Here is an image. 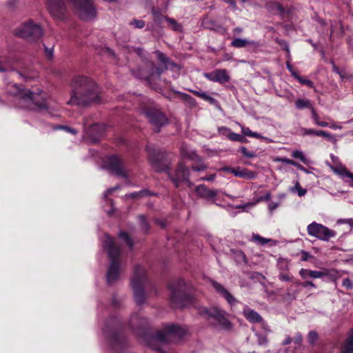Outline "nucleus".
Listing matches in <instances>:
<instances>
[{
    "label": "nucleus",
    "instance_id": "bb28decb",
    "mask_svg": "<svg viewBox=\"0 0 353 353\" xmlns=\"http://www.w3.org/2000/svg\"><path fill=\"white\" fill-rule=\"evenodd\" d=\"M165 21L168 22L169 27L174 31L181 32L183 30L182 26L179 24L175 19L165 17Z\"/></svg>",
    "mask_w": 353,
    "mask_h": 353
},
{
    "label": "nucleus",
    "instance_id": "603ef678",
    "mask_svg": "<svg viewBox=\"0 0 353 353\" xmlns=\"http://www.w3.org/2000/svg\"><path fill=\"white\" fill-rule=\"evenodd\" d=\"M293 277L288 274L281 273L279 274V279L282 281H291Z\"/></svg>",
    "mask_w": 353,
    "mask_h": 353
},
{
    "label": "nucleus",
    "instance_id": "2f4dec72",
    "mask_svg": "<svg viewBox=\"0 0 353 353\" xmlns=\"http://www.w3.org/2000/svg\"><path fill=\"white\" fill-rule=\"evenodd\" d=\"M292 157L295 159H300L303 163H304L305 164L307 163V162H308L307 159L305 157V156L304 155V154L302 151H300V150L293 151L292 153Z\"/></svg>",
    "mask_w": 353,
    "mask_h": 353
},
{
    "label": "nucleus",
    "instance_id": "20e7f679",
    "mask_svg": "<svg viewBox=\"0 0 353 353\" xmlns=\"http://www.w3.org/2000/svg\"><path fill=\"white\" fill-rule=\"evenodd\" d=\"M186 333V330L174 324H169L165 325L161 330L157 332L155 336L149 343V345L154 350L162 353L161 347H159L154 345L158 343L161 345L176 343L179 339L182 338Z\"/></svg>",
    "mask_w": 353,
    "mask_h": 353
},
{
    "label": "nucleus",
    "instance_id": "412c9836",
    "mask_svg": "<svg viewBox=\"0 0 353 353\" xmlns=\"http://www.w3.org/2000/svg\"><path fill=\"white\" fill-rule=\"evenodd\" d=\"M341 353H353V327L347 333V338L341 345Z\"/></svg>",
    "mask_w": 353,
    "mask_h": 353
},
{
    "label": "nucleus",
    "instance_id": "e2e57ef3",
    "mask_svg": "<svg viewBox=\"0 0 353 353\" xmlns=\"http://www.w3.org/2000/svg\"><path fill=\"white\" fill-rule=\"evenodd\" d=\"M278 203H274V202H271L269 205H268V208H269V210L270 212H272L273 210H274L277 207H278Z\"/></svg>",
    "mask_w": 353,
    "mask_h": 353
},
{
    "label": "nucleus",
    "instance_id": "f03ea898",
    "mask_svg": "<svg viewBox=\"0 0 353 353\" xmlns=\"http://www.w3.org/2000/svg\"><path fill=\"white\" fill-rule=\"evenodd\" d=\"M72 93L68 103L86 105L101 102V97L98 85L87 77L78 76L72 81Z\"/></svg>",
    "mask_w": 353,
    "mask_h": 353
},
{
    "label": "nucleus",
    "instance_id": "7ed1b4c3",
    "mask_svg": "<svg viewBox=\"0 0 353 353\" xmlns=\"http://www.w3.org/2000/svg\"><path fill=\"white\" fill-rule=\"evenodd\" d=\"M103 247L107 250L110 264L109 265L106 278L109 285L114 283L119 279L121 262L119 260L120 248L115 244L112 238L107 234L103 241Z\"/></svg>",
    "mask_w": 353,
    "mask_h": 353
},
{
    "label": "nucleus",
    "instance_id": "4be33fe9",
    "mask_svg": "<svg viewBox=\"0 0 353 353\" xmlns=\"http://www.w3.org/2000/svg\"><path fill=\"white\" fill-rule=\"evenodd\" d=\"M243 315L251 323H259L262 321V317L258 312L250 309L249 307L245 306L243 310Z\"/></svg>",
    "mask_w": 353,
    "mask_h": 353
},
{
    "label": "nucleus",
    "instance_id": "f8f14e48",
    "mask_svg": "<svg viewBox=\"0 0 353 353\" xmlns=\"http://www.w3.org/2000/svg\"><path fill=\"white\" fill-rule=\"evenodd\" d=\"M202 314H205L209 317L213 318L224 329H230L231 323L226 318V312L218 307L211 308H203L201 310Z\"/></svg>",
    "mask_w": 353,
    "mask_h": 353
},
{
    "label": "nucleus",
    "instance_id": "8fccbe9b",
    "mask_svg": "<svg viewBox=\"0 0 353 353\" xmlns=\"http://www.w3.org/2000/svg\"><path fill=\"white\" fill-rule=\"evenodd\" d=\"M340 174L343 177V178H348L350 179L352 181H353V173H351L350 172H348L347 170H343L341 172H340ZM353 186V185H352Z\"/></svg>",
    "mask_w": 353,
    "mask_h": 353
},
{
    "label": "nucleus",
    "instance_id": "774afa93",
    "mask_svg": "<svg viewBox=\"0 0 353 353\" xmlns=\"http://www.w3.org/2000/svg\"><path fill=\"white\" fill-rule=\"evenodd\" d=\"M292 341V339L288 336L283 341L282 344L283 345H289L291 342Z\"/></svg>",
    "mask_w": 353,
    "mask_h": 353
},
{
    "label": "nucleus",
    "instance_id": "e433bc0d",
    "mask_svg": "<svg viewBox=\"0 0 353 353\" xmlns=\"http://www.w3.org/2000/svg\"><path fill=\"white\" fill-rule=\"evenodd\" d=\"M276 41L277 43L284 50H285L288 52V57L290 59V48H289V46H288V43L285 41H284V40L279 39H276Z\"/></svg>",
    "mask_w": 353,
    "mask_h": 353
},
{
    "label": "nucleus",
    "instance_id": "680f3d73",
    "mask_svg": "<svg viewBox=\"0 0 353 353\" xmlns=\"http://www.w3.org/2000/svg\"><path fill=\"white\" fill-rule=\"evenodd\" d=\"M303 286L305 288L311 287L313 288H316V285L314 284L312 281H307L303 283Z\"/></svg>",
    "mask_w": 353,
    "mask_h": 353
},
{
    "label": "nucleus",
    "instance_id": "4d7b16f0",
    "mask_svg": "<svg viewBox=\"0 0 353 353\" xmlns=\"http://www.w3.org/2000/svg\"><path fill=\"white\" fill-rule=\"evenodd\" d=\"M56 129H63V130H65L66 132L72 133V134L77 133V130L75 129L69 128L68 126L60 125V126L56 128Z\"/></svg>",
    "mask_w": 353,
    "mask_h": 353
},
{
    "label": "nucleus",
    "instance_id": "9d476101",
    "mask_svg": "<svg viewBox=\"0 0 353 353\" xmlns=\"http://www.w3.org/2000/svg\"><path fill=\"white\" fill-rule=\"evenodd\" d=\"M14 34L33 42L39 39L43 35V30L40 25L29 20L21 23L14 30Z\"/></svg>",
    "mask_w": 353,
    "mask_h": 353
},
{
    "label": "nucleus",
    "instance_id": "bf43d9fd",
    "mask_svg": "<svg viewBox=\"0 0 353 353\" xmlns=\"http://www.w3.org/2000/svg\"><path fill=\"white\" fill-rule=\"evenodd\" d=\"M258 343L261 345H265L267 343L266 337L263 336H258Z\"/></svg>",
    "mask_w": 353,
    "mask_h": 353
},
{
    "label": "nucleus",
    "instance_id": "338daca9",
    "mask_svg": "<svg viewBox=\"0 0 353 353\" xmlns=\"http://www.w3.org/2000/svg\"><path fill=\"white\" fill-rule=\"evenodd\" d=\"M216 177V174H211L207 177H203L201 179L203 181H212Z\"/></svg>",
    "mask_w": 353,
    "mask_h": 353
},
{
    "label": "nucleus",
    "instance_id": "72a5a7b5",
    "mask_svg": "<svg viewBox=\"0 0 353 353\" xmlns=\"http://www.w3.org/2000/svg\"><path fill=\"white\" fill-rule=\"evenodd\" d=\"M150 161L153 166L159 171H165L169 169L168 165H161L157 160L152 157H150Z\"/></svg>",
    "mask_w": 353,
    "mask_h": 353
},
{
    "label": "nucleus",
    "instance_id": "7c9ffc66",
    "mask_svg": "<svg viewBox=\"0 0 353 353\" xmlns=\"http://www.w3.org/2000/svg\"><path fill=\"white\" fill-rule=\"evenodd\" d=\"M241 132L243 135L257 139H262L263 137L257 132H252L249 128L241 125Z\"/></svg>",
    "mask_w": 353,
    "mask_h": 353
},
{
    "label": "nucleus",
    "instance_id": "de8ad7c7",
    "mask_svg": "<svg viewBox=\"0 0 353 353\" xmlns=\"http://www.w3.org/2000/svg\"><path fill=\"white\" fill-rule=\"evenodd\" d=\"M138 194H139V197L141 198V197H144V196L154 195V193L150 192L147 189H143V190H141V191H139Z\"/></svg>",
    "mask_w": 353,
    "mask_h": 353
},
{
    "label": "nucleus",
    "instance_id": "aec40b11",
    "mask_svg": "<svg viewBox=\"0 0 353 353\" xmlns=\"http://www.w3.org/2000/svg\"><path fill=\"white\" fill-rule=\"evenodd\" d=\"M231 174H234L236 177L245 179H253L256 176V173L255 172L250 171L248 169L241 167L232 168Z\"/></svg>",
    "mask_w": 353,
    "mask_h": 353
},
{
    "label": "nucleus",
    "instance_id": "393cba45",
    "mask_svg": "<svg viewBox=\"0 0 353 353\" xmlns=\"http://www.w3.org/2000/svg\"><path fill=\"white\" fill-rule=\"evenodd\" d=\"M155 53L158 60L163 64L165 69H173L176 67V65L168 58L163 52L157 51Z\"/></svg>",
    "mask_w": 353,
    "mask_h": 353
},
{
    "label": "nucleus",
    "instance_id": "0e129e2a",
    "mask_svg": "<svg viewBox=\"0 0 353 353\" xmlns=\"http://www.w3.org/2000/svg\"><path fill=\"white\" fill-rule=\"evenodd\" d=\"M125 197L130 198V199H137L139 197L138 192H134L132 193H130L129 194H126Z\"/></svg>",
    "mask_w": 353,
    "mask_h": 353
},
{
    "label": "nucleus",
    "instance_id": "a18cd8bd",
    "mask_svg": "<svg viewBox=\"0 0 353 353\" xmlns=\"http://www.w3.org/2000/svg\"><path fill=\"white\" fill-rule=\"evenodd\" d=\"M252 240L254 241L258 242L261 244H265V243H267L268 241V239L263 238L258 234H254L252 236Z\"/></svg>",
    "mask_w": 353,
    "mask_h": 353
},
{
    "label": "nucleus",
    "instance_id": "864d4df0",
    "mask_svg": "<svg viewBox=\"0 0 353 353\" xmlns=\"http://www.w3.org/2000/svg\"><path fill=\"white\" fill-rule=\"evenodd\" d=\"M207 165H204V164H201L199 165H193L192 167V170H194V171H196V172H201V171H203L207 169Z\"/></svg>",
    "mask_w": 353,
    "mask_h": 353
},
{
    "label": "nucleus",
    "instance_id": "9b49d317",
    "mask_svg": "<svg viewBox=\"0 0 353 353\" xmlns=\"http://www.w3.org/2000/svg\"><path fill=\"white\" fill-rule=\"evenodd\" d=\"M307 231L310 236L324 241H328L336 236L335 231L315 221L307 225Z\"/></svg>",
    "mask_w": 353,
    "mask_h": 353
},
{
    "label": "nucleus",
    "instance_id": "c03bdc74",
    "mask_svg": "<svg viewBox=\"0 0 353 353\" xmlns=\"http://www.w3.org/2000/svg\"><path fill=\"white\" fill-rule=\"evenodd\" d=\"M342 285L348 290L353 288V281H351L349 278L344 279L343 280Z\"/></svg>",
    "mask_w": 353,
    "mask_h": 353
},
{
    "label": "nucleus",
    "instance_id": "4468645a",
    "mask_svg": "<svg viewBox=\"0 0 353 353\" xmlns=\"http://www.w3.org/2000/svg\"><path fill=\"white\" fill-rule=\"evenodd\" d=\"M203 76L207 79L220 84L228 83L230 80L228 72L225 69H216L211 72H205Z\"/></svg>",
    "mask_w": 353,
    "mask_h": 353
},
{
    "label": "nucleus",
    "instance_id": "49530a36",
    "mask_svg": "<svg viewBox=\"0 0 353 353\" xmlns=\"http://www.w3.org/2000/svg\"><path fill=\"white\" fill-rule=\"evenodd\" d=\"M318 338L317 334L315 332H310L307 336L309 343H314Z\"/></svg>",
    "mask_w": 353,
    "mask_h": 353
},
{
    "label": "nucleus",
    "instance_id": "6e6d98bb",
    "mask_svg": "<svg viewBox=\"0 0 353 353\" xmlns=\"http://www.w3.org/2000/svg\"><path fill=\"white\" fill-rule=\"evenodd\" d=\"M287 69L290 72L292 76L294 78L298 74L292 68V65L290 64V60H288L286 63Z\"/></svg>",
    "mask_w": 353,
    "mask_h": 353
},
{
    "label": "nucleus",
    "instance_id": "052dcab7",
    "mask_svg": "<svg viewBox=\"0 0 353 353\" xmlns=\"http://www.w3.org/2000/svg\"><path fill=\"white\" fill-rule=\"evenodd\" d=\"M45 52H46V56H47L49 59H51V58L53 57V48H45Z\"/></svg>",
    "mask_w": 353,
    "mask_h": 353
},
{
    "label": "nucleus",
    "instance_id": "2eb2a0df",
    "mask_svg": "<svg viewBox=\"0 0 353 353\" xmlns=\"http://www.w3.org/2000/svg\"><path fill=\"white\" fill-rule=\"evenodd\" d=\"M189 173L188 168L181 162L178 165L174 175H170V177L175 186L178 187L180 182L188 181Z\"/></svg>",
    "mask_w": 353,
    "mask_h": 353
},
{
    "label": "nucleus",
    "instance_id": "c756f323",
    "mask_svg": "<svg viewBox=\"0 0 353 353\" xmlns=\"http://www.w3.org/2000/svg\"><path fill=\"white\" fill-rule=\"evenodd\" d=\"M151 71L150 72V74L148 75H145V76H140V77H138V78H140V79H149L150 77L153 75L154 74H157L158 76H160L163 72V70L159 67H155L153 63H151Z\"/></svg>",
    "mask_w": 353,
    "mask_h": 353
},
{
    "label": "nucleus",
    "instance_id": "58836bf2",
    "mask_svg": "<svg viewBox=\"0 0 353 353\" xmlns=\"http://www.w3.org/2000/svg\"><path fill=\"white\" fill-rule=\"evenodd\" d=\"M240 151L247 158H253L256 157V154L253 151H249L245 147L243 146L240 148Z\"/></svg>",
    "mask_w": 353,
    "mask_h": 353
},
{
    "label": "nucleus",
    "instance_id": "0eeeda50",
    "mask_svg": "<svg viewBox=\"0 0 353 353\" xmlns=\"http://www.w3.org/2000/svg\"><path fill=\"white\" fill-rule=\"evenodd\" d=\"M147 282L145 269L139 265L134 266L131 278V287L133 290L134 298L137 305H142L145 301V294L143 286Z\"/></svg>",
    "mask_w": 353,
    "mask_h": 353
},
{
    "label": "nucleus",
    "instance_id": "6ab92c4d",
    "mask_svg": "<svg viewBox=\"0 0 353 353\" xmlns=\"http://www.w3.org/2000/svg\"><path fill=\"white\" fill-rule=\"evenodd\" d=\"M299 274L303 279H307L309 277L312 279H321L327 276L328 271L327 270H324L323 271H317L303 268L299 271Z\"/></svg>",
    "mask_w": 353,
    "mask_h": 353
},
{
    "label": "nucleus",
    "instance_id": "5701e85b",
    "mask_svg": "<svg viewBox=\"0 0 353 353\" xmlns=\"http://www.w3.org/2000/svg\"><path fill=\"white\" fill-rule=\"evenodd\" d=\"M231 45L233 47L235 48H245L248 46H252L253 47H259V43L254 41H250L246 39H241V38H236L234 39L232 42Z\"/></svg>",
    "mask_w": 353,
    "mask_h": 353
},
{
    "label": "nucleus",
    "instance_id": "a211bd4d",
    "mask_svg": "<svg viewBox=\"0 0 353 353\" xmlns=\"http://www.w3.org/2000/svg\"><path fill=\"white\" fill-rule=\"evenodd\" d=\"M129 324L133 330H136L147 327L148 321L146 319L141 317L139 314L134 313L130 316Z\"/></svg>",
    "mask_w": 353,
    "mask_h": 353
},
{
    "label": "nucleus",
    "instance_id": "6e6552de",
    "mask_svg": "<svg viewBox=\"0 0 353 353\" xmlns=\"http://www.w3.org/2000/svg\"><path fill=\"white\" fill-rule=\"evenodd\" d=\"M119 321L116 318L110 319L103 328L106 334L110 349L114 353H119L125 346L123 336L118 332Z\"/></svg>",
    "mask_w": 353,
    "mask_h": 353
},
{
    "label": "nucleus",
    "instance_id": "69168bd1",
    "mask_svg": "<svg viewBox=\"0 0 353 353\" xmlns=\"http://www.w3.org/2000/svg\"><path fill=\"white\" fill-rule=\"evenodd\" d=\"M295 167L297 168L299 170H301L305 173H309L310 172L305 168H304L303 165H301V164L298 163L296 162V165H295Z\"/></svg>",
    "mask_w": 353,
    "mask_h": 353
},
{
    "label": "nucleus",
    "instance_id": "79ce46f5",
    "mask_svg": "<svg viewBox=\"0 0 353 353\" xmlns=\"http://www.w3.org/2000/svg\"><path fill=\"white\" fill-rule=\"evenodd\" d=\"M317 130H314L311 128H301V132L302 135L303 136H307V135H316Z\"/></svg>",
    "mask_w": 353,
    "mask_h": 353
},
{
    "label": "nucleus",
    "instance_id": "f257e3e1",
    "mask_svg": "<svg viewBox=\"0 0 353 353\" xmlns=\"http://www.w3.org/2000/svg\"><path fill=\"white\" fill-rule=\"evenodd\" d=\"M66 3L71 6L83 20H92L97 16V10L92 0H47L48 12L54 19L62 20L66 12Z\"/></svg>",
    "mask_w": 353,
    "mask_h": 353
},
{
    "label": "nucleus",
    "instance_id": "c9c22d12",
    "mask_svg": "<svg viewBox=\"0 0 353 353\" xmlns=\"http://www.w3.org/2000/svg\"><path fill=\"white\" fill-rule=\"evenodd\" d=\"M316 136L323 137L325 139H327L330 141H335V139L334 138L333 135H332L329 132L323 131V130H317L316 133Z\"/></svg>",
    "mask_w": 353,
    "mask_h": 353
},
{
    "label": "nucleus",
    "instance_id": "13d9d810",
    "mask_svg": "<svg viewBox=\"0 0 353 353\" xmlns=\"http://www.w3.org/2000/svg\"><path fill=\"white\" fill-rule=\"evenodd\" d=\"M301 254H302V261H306L312 257V256L308 252H307L305 251H302Z\"/></svg>",
    "mask_w": 353,
    "mask_h": 353
},
{
    "label": "nucleus",
    "instance_id": "1a4fd4ad",
    "mask_svg": "<svg viewBox=\"0 0 353 353\" xmlns=\"http://www.w3.org/2000/svg\"><path fill=\"white\" fill-rule=\"evenodd\" d=\"M140 111L157 128L155 130L157 132L159 131L161 126L167 123L165 115L156 108L150 100L146 98H144L141 102Z\"/></svg>",
    "mask_w": 353,
    "mask_h": 353
},
{
    "label": "nucleus",
    "instance_id": "b1692460",
    "mask_svg": "<svg viewBox=\"0 0 353 353\" xmlns=\"http://www.w3.org/2000/svg\"><path fill=\"white\" fill-rule=\"evenodd\" d=\"M196 192L200 196L208 199L213 198L217 194L216 190H210L207 188L204 185H200L197 186L196 188Z\"/></svg>",
    "mask_w": 353,
    "mask_h": 353
},
{
    "label": "nucleus",
    "instance_id": "5fc2aeb1",
    "mask_svg": "<svg viewBox=\"0 0 353 353\" xmlns=\"http://www.w3.org/2000/svg\"><path fill=\"white\" fill-rule=\"evenodd\" d=\"M302 341V335L300 333H297L296 336L292 339V341H294V343L297 345H300Z\"/></svg>",
    "mask_w": 353,
    "mask_h": 353
},
{
    "label": "nucleus",
    "instance_id": "f704fd0d",
    "mask_svg": "<svg viewBox=\"0 0 353 353\" xmlns=\"http://www.w3.org/2000/svg\"><path fill=\"white\" fill-rule=\"evenodd\" d=\"M119 237L121 239H122L130 248H132V246H133V241L129 237V236L128 235V234L126 232H121L119 233Z\"/></svg>",
    "mask_w": 353,
    "mask_h": 353
},
{
    "label": "nucleus",
    "instance_id": "a878e982",
    "mask_svg": "<svg viewBox=\"0 0 353 353\" xmlns=\"http://www.w3.org/2000/svg\"><path fill=\"white\" fill-rule=\"evenodd\" d=\"M181 154L183 157L187 158L189 159H197L199 157L195 153L194 151L190 150V148L186 144H182L180 147Z\"/></svg>",
    "mask_w": 353,
    "mask_h": 353
},
{
    "label": "nucleus",
    "instance_id": "ea45409f",
    "mask_svg": "<svg viewBox=\"0 0 353 353\" xmlns=\"http://www.w3.org/2000/svg\"><path fill=\"white\" fill-rule=\"evenodd\" d=\"M200 98L209 102L210 104H214L216 103V100L214 98L212 97L205 92H203Z\"/></svg>",
    "mask_w": 353,
    "mask_h": 353
},
{
    "label": "nucleus",
    "instance_id": "473e14b6",
    "mask_svg": "<svg viewBox=\"0 0 353 353\" xmlns=\"http://www.w3.org/2000/svg\"><path fill=\"white\" fill-rule=\"evenodd\" d=\"M294 78L296 79H297L298 81L300 83L303 84V85H307L309 88H314V83L312 81H310L309 79H305L303 77H301V76L297 74L296 77H295Z\"/></svg>",
    "mask_w": 353,
    "mask_h": 353
},
{
    "label": "nucleus",
    "instance_id": "cd10ccee",
    "mask_svg": "<svg viewBox=\"0 0 353 353\" xmlns=\"http://www.w3.org/2000/svg\"><path fill=\"white\" fill-rule=\"evenodd\" d=\"M290 190L292 193H296L300 197L303 196L307 193V189L303 188L298 181L295 183L294 186L290 188Z\"/></svg>",
    "mask_w": 353,
    "mask_h": 353
},
{
    "label": "nucleus",
    "instance_id": "39448f33",
    "mask_svg": "<svg viewBox=\"0 0 353 353\" xmlns=\"http://www.w3.org/2000/svg\"><path fill=\"white\" fill-rule=\"evenodd\" d=\"M12 88V90H9V92L17 97L19 108L31 110H43L46 108L44 101H39V94L25 90L17 84H14Z\"/></svg>",
    "mask_w": 353,
    "mask_h": 353
},
{
    "label": "nucleus",
    "instance_id": "09e8293b",
    "mask_svg": "<svg viewBox=\"0 0 353 353\" xmlns=\"http://www.w3.org/2000/svg\"><path fill=\"white\" fill-rule=\"evenodd\" d=\"M311 114L312 118L314 120V123L317 125L320 121V118L314 108H311Z\"/></svg>",
    "mask_w": 353,
    "mask_h": 353
},
{
    "label": "nucleus",
    "instance_id": "3c124183",
    "mask_svg": "<svg viewBox=\"0 0 353 353\" xmlns=\"http://www.w3.org/2000/svg\"><path fill=\"white\" fill-rule=\"evenodd\" d=\"M278 161L284 163L288 164V165H293L294 167H295V165L296 163V161H294L293 160H291L290 159H288V158H280V159H278Z\"/></svg>",
    "mask_w": 353,
    "mask_h": 353
},
{
    "label": "nucleus",
    "instance_id": "c85d7f7f",
    "mask_svg": "<svg viewBox=\"0 0 353 353\" xmlns=\"http://www.w3.org/2000/svg\"><path fill=\"white\" fill-rule=\"evenodd\" d=\"M295 105H296V108L299 110L304 109V108H310L311 109V108H313L311 105V102L310 100L303 99H298L295 102Z\"/></svg>",
    "mask_w": 353,
    "mask_h": 353
},
{
    "label": "nucleus",
    "instance_id": "4c0bfd02",
    "mask_svg": "<svg viewBox=\"0 0 353 353\" xmlns=\"http://www.w3.org/2000/svg\"><path fill=\"white\" fill-rule=\"evenodd\" d=\"M228 138L231 141H234L243 142L244 140V138L242 135H241L239 134L234 133V132H230L228 134Z\"/></svg>",
    "mask_w": 353,
    "mask_h": 353
},
{
    "label": "nucleus",
    "instance_id": "a19ab883",
    "mask_svg": "<svg viewBox=\"0 0 353 353\" xmlns=\"http://www.w3.org/2000/svg\"><path fill=\"white\" fill-rule=\"evenodd\" d=\"M130 24L134 26L137 28L141 29L145 26V21L143 20L134 19L130 21Z\"/></svg>",
    "mask_w": 353,
    "mask_h": 353
},
{
    "label": "nucleus",
    "instance_id": "f3484780",
    "mask_svg": "<svg viewBox=\"0 0 353 353\" xmlns=\"http://www.w3.org/2000/svg\"><path fill=\"white\" fill-rule=\"evenodd\" d=\"M212 285L216 292L222 296L230 305L237 303L236 299L222 285L214 281L212 282Z\"/></svg>",
    "mask_w": 353,
    "mask_h": 353
},
{
    "label": "nucleus",
    "instance_id": "423d86ee",
    "mask_svg": "<svg viewBox=\"0 0 353 353\" xmlns=\"http://www.w3.org/2000/svg\"><path fill=\"white\" fill-rule=\"evenodd\" d=\"M168 288L170 291V302L174 307H183L192 303V297L189 294L191 286L183 279L171 282Z\"/></svg>",
    "mask_w": 353,
    "mask_h": 353
},
{
    "label": "nucleus",
    "instance_id": "ddd939ff",
    "mask_svg": "<svg viewBox=\"0 0 353 353\" xmlns=\"http://www.w3.org/2000/svg\"><path fill=\"white\" fill-rule=\"evenodd\" d=\"M106 168L112 174L123 178H127L128 174L123 168V161L117 156H111L105 161Z\"/></svg>",
    "mask_w": 353,
    "mask_h": 353
},
{
    "label": "nucleus",
    "instance_id": "37998d69",
    "mask_svg": "<svg viewBox=\"0 0 353 353\" xmlns=\"http://www.w3.org/2000/svg\"><path fill=\"white\" fill-rule=\"evenodd\" d=\"M139 219L140 221V223H141L143 228L145 231H148L149 230V225H148V223L146 222L145 216L144 215H139Z\"/></svg>",
    "mask_w": 353,
    "mask_h": 353
},
{
    "label": "nucleus",
    "instance_id": "dca6fc26",
    "mask_svg": "<svg viewBox=\"0 0 353 353\" xmlns=\"http://www.w3.org/2000/svg\"><path fill=\"white\" fill-rule=\"evenodd\" d=\"M86 123H84L85 127ZM85 136L90 140V141L95 143L98 141L101 137L103 131V127L101 125L94 123L92 124L88 128H85Z\"/></svg>",
    "mask_w": 353,
    "mask_h": 353
}]
</instances>
